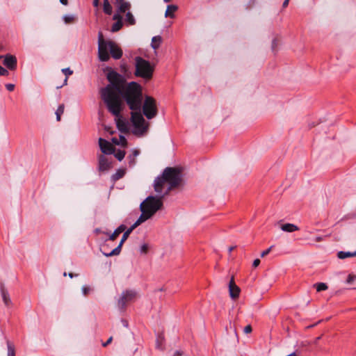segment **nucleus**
I'll list each match as a JSON object with an SVG mask.
<instances>
[{
  "label": "nucleus",
  "instance_id": "e433bc0d",
  "mask_svg": "<svg viewBox=\"0 0 356 356\" xmlns=\"http://www.w3.org/2000/svg\"><path fill=\"white\" fill-rule=\"evenodd\" d=\"M147 250H148V246L147 244H143L141 247H140V252L141 253H143V254H146L147 252Z\"/></svg>",
  "mask_w": 356,
  "mask_h": 356
},
{
  "label": "nucleus",
  "instance_id": "58836bf2",
  "mask_svg": "<svg viewBox=\"0 0 356 356\" xmlns=\"http://www.w3.org/2000/svg\"><path fill=\"white\" fill-rule=\"evenodd\" d=\"M90 291V289L88 286H83L82 287V292L84 296H86Z\"/></svg>",
  "mask_w": 356,
  "mask_h": 356
},
{
  "label": "nucleus",
  "instance_id": "a211bd4d",
  "mask_svg": "<svg viewBox=\"0 0 356 356\" xmlns=\"http://www.w3.org/2000/svg\"><path fill=\"white\" fill-rule=\"evenodd\" d=\"M281 229L286 232H293L299 229V227L294 224L286 223L281 226Z\"/></svg>",
  "mask_w": 356,
  "mask_h": 356
},
{
  "label": "nucleus",
  "instance_id": "7c9ffc66",
  "mask_svg": "<svg viewBox=\"0 0 356 356\" xmlns=\"http://www.w3.org/2000/svg\"><path fill=\"white\" fill-rule=\"evenodd\" d=\"M65 24H70L74 21V16L72 15H65L63 17Z\"/></svg>",
  "mask_w": 356,
  "mask_h": 356
},
{
  "label": "nucleus",
  "instance_id": "9d476101",
  "mask_svg": "<svg viewBox=\"0 0 356 356\" xmlns=\"http://www.w3.org/2000/svg\"><path fill=\"white\" fill-rule=\"evenodd\" d=\"M136 296V293L134 291H124L120 299L118 300V307L120 309H124L127 302L131 301Z\"/></svg>",
  "mask_w": 356,
  "mask_h": 356
},
{
  "label": "nucleus",
  "instance_id": "cd10ccee",
  "mask_svg": "<svg viewBox=\"0 0 356 356\" xmlns=\"http://www.w3.org/2000/svg\"><path fill=\"white\" fill-rule=\"evenodd\" d=\"M64 112V104H60L56 111L57 121L60 120V116Z\"/></svg>",
  "mask_w": 356,
  "mask_h": 356
},
{
  "label": "nucleus",
  "instance_id": "6e6d98bb",
  "mask_svg": "<svg viewBox=\"0 0 356 356\" xmlns=\"http://www.w3.org/2000/svg\"><path fill=\"white\" fill-rule=\"evenodd\" d=\"M234 249V246H231L229 248V252H231Z\"/></svg>",
  "mask_w": 356,
  "mask_h": 356
},
{
  "label": "nucleus",
  "instance_id": "0eeeda50",
  "mask_svg": "<svg viewBox=\"0 0 356 356\" xmlns=\"http://www.w3.org/2000/svg\"><path fill=\"white\" fill-rule=\"evenodd\" d=\"M131 120L135 128V134L143 135L147 131V125L145 124V120L140 111H133L131 112Z\"/></svg>",
  "mask_w": 356,
  "mask_h": 356
},
{
  "label": "nucleus",
  "instance_id": "79ce46f5",
  "mask_svg": "<svg viewBox=\"0 0 356 356\" xmlns=\"http://www.w3.org/2000/svg\"><path fill=\"white\" fill-rule=\"evenodd\" d=\"M113 19L117 20V21L118 20H122V17L120 16V14H115L113 15Z\"/></svg>",
  "mask_w": 356,
  "mask_h": 356
},
{
  "label": "nucleus",
  "instance_id": "393cba45",
  "mask_svg": "<svg viewBox=\"0 0 356 356\" xmlns=\"http://www.w3.org/2000/svg\"><path fill=\"white\" fill-rule=\"evenodd\" d=\"M103 10L106 15H111L113 12L112 6L108 0H104Z\"/></svg>",
  "mask_w": 356,
  "mask_h": 356
},
{
  "label": "nucleus",
  "instance_id": "f03ea898",
  "mask_svg": "<svg viewBox=\"0 0 356 356\" xmlns=\"http://www.w3.org/2000/svg\"><path fill=\"white\" fill-rule=\"evenodd\" d=\"M181 177L182 175L179 169L167 167L163 170L162 175L156 177L154 180V190L156 193L162 194L163 184L168 183L169 186L163 193L164 195H168L170 190L180 185Z\"/></svg>",
  "mask_w": 356,
  "mask_h": 356
},
{
  "label": "nucleus",
  "instance_id": "4468645a",
  "mask_svg": "<svg viewBox=\"0 0 356 356\" xmlns=\"http://www.w3.org/2000/svg\"><path fill=\"white\" fill-rule=\"evenodd\" d=\"M3 65L8 69L13 70L16 68L17 59L15 56L7 54L4 56Z\"/></svg>",
  "mask_w": 356,
  "mask_h": 356
},
{
  "label": "nucleus",
  "instance_id": "72a5a7b5",
  "mask_svg": "<svg viewBox=\"0 0 356 356\" xmlns=\"http://www.w3.org/2000/svg\"><path fill=\"white\" fill-rule=\"evenodd\" d=\"M355 280H356V275H352V274H349L348 277H347L346 282L348 284H351Z\"/></svg>",
  "mask_w": 356,
  "mask_h": 356
},
{
  "label": "nucleus",
  "instance_id": "603ef678",
  "mask_svg": "<svg viewBox=\"0 0 356 356\" xmlns=\"http://www.w3.org/2000/svg\"><path fill=\"white\" fill-rule=\"evenodd\" d=\"M321 337H318L317 338H316L315 341H314V343L316 344L318 343V341L321 339Z\"/></svg>",
  "mask_w": 356,
  "mask_h": 356
},
{
  "label": "nucleus",
  "instance_id": "bf43d9fd",
  "mask_svg": "<svg viewBox=\"0 0 356 356\" xmlns=\"http://www.w3.org/2000/svg\"><path fill=\"white\" fill-rule=\"evenodd\" d=\"M69 276H70V277L72 278L74 276V275L73 273H69Z\"/></svg>",
  "mask_w": 356,
  "mask_h": 356
},
{
  "label": "nucleus",
  "instance_id": "c9c22d12",
  "mask_svg": "<svg viewBox=\"0 0 356 356\" xmlns=\"http://www.w3.org/2000/svg\"><path fill=\"white\" fill-rule=\"evenodd\" d=\"M273 248V245H271L269 248H268L267 250L263 251L261 252V257H264L266 256L267 254H268L270 253V252L271 251Z\"/></svg>",
  "mask_w": 356,
  "mask_h": 356
},
{
  "label": "nucleus",
  "instance_id": "4be33fe9",
  "mask_svg": "<svg viewBox=\"0 0 356 356\" xmlns=\"http://www.w3.org/2000/svg\"><path fill=\"white\" fill-rule=\"evenodd\" d=\"M337 257L340 259H344L350 257H356V251L355 252H345V251H339L337 253Z\"/></svg>",
  "mask_w": 356,
  "mask_h": 356
},
{
  "label": "nucleus",
  "instance_id": "c03bdc74",
  "mask_svg": "<svg viewBox=\"0 0 356 356\" xmlns=\"http://www.w3.org/2000/svg\"><path fill=\"white\" fill-rule=\"evenodd\" d=\"M121 322H122V325H123V326H124V327H128L129 324H128V321H127V320H125V319H122V320H121Z\"/></svg>",
  "mask_w": 356,
  "mask_h": 356
},
{
  "label": "nucleus",
  "instance_id": "423d86ee",
  "mask_svg": "<svg viewBox=\"0 0 356 356\" xmlns=\"http://www.w3.org/2000/svg\"><path fill=\"white\" fill-rule=\"evenodd\" d=\"M164 195V193H163L159 197L154 196L147 197L140 204V208H143V209L153 216L158 210L161 209L163 206L162 198Z\"/></svg>",
  "mask_w": 356,
  "mask_h": 356
},
{
  "label": "nucleus",
  "instance_id": "a18cd8bd",
  "mask_svg": "<svg viewBox=\"0 0 356 356\" xmlns=\"http://www.w3.org/2000/svg\"><path fill=\"white\" fill-rule=\"evenodd\" d=\"M289 0H285V1L283 2L282 7H283V8H286V7H287V6L289 5Z\"/></svg>",
  "mask_w": 356,
  "mask_h": 356
},
{
  "label": "nucleus",
  "instance_id": "864d4df0",
  "mask_svg": "<svg viewBox=\"0 0 356 356\" xmlns=\"http://www.w3.org/2000/svg\"><path fill=\"white\" fill-rule=\"evenodd\" d=\"M138 153H139V152H138V150H134V156H136L138 154Z\"/></svg>",
  "mask_w": 356,
  "mask_h": 356
},
{
  "label": "nucleus",
  "instance_id": "4c0bfd02",
  "mask_svg": "<svg viewBox=\"0 0 356 356\" xmlns=\"http://www.w3.org/2000/svg\"><path fill=\"white\" fill-rule=\"evenodd\" d=\"M5 86L8 91H13L15 89V85L13 83H7Z\"/></svg>",
  "mask_w": 356,
  "mask_h": 356
},
{
  "label": "nucleus",
  "instance_id": "9b49d317",
  "mask_svg": "<svg viewBox=\"0 0 356 356\" xmlns=\"http://www.w3.org/2000/svg\"><path fill=\"white\" fill-rule=\"evenodd\" d=\"M111 168V162L104 155L101 154L98 157V170L100 172L108 171Z\"/></svg>",
  "mask_w": 356,
  "mask_h": 356
},
{
  "label": "nucleus",
  "instance_id": "7ed1b4c3",
  "mask_svg": "<svg viewBox=\"0 0 356 356\" xmlns=\"http://www.w3.org/2000/svg\"><path fill=\"white\" fill-rule=\"evenodd\" d=\"M125 100L131 111H140L142 108V88L140 84L131 81L124 88H122L120 97Z\"/></svg>",
  "mask_w": 356,
  "mask_h": 356
},
{
  "label": "nucleus",
  "instance_id": "39448f33",
  "mask_svg": "<svg viewBox=\"0 0 356 356\" xmlns=\"http://www.w3.org/2000/svg\"><path fill=\"white\" fill-rule=\"evenodd\" d=\"M136 71L135 75L145 79H149L152 77L154 67L151 65L148 60L143 59L140 56L135 58Z\"/></svg>",
  "mask_w": 356,
  "mask_h": 356
},
{
  "label": "nucleus",
  "instance_id": "09e8293b",
  "mask_svg": "<svg viewBox=\"0 0 356 356\" xmlns=\"http://www.w3.org/2000/svg\"><path fill=\"white\" fill-rule=\"evenodd\" d=\"M60 2L63 4V5H67L68 3V1L67 0H60Z\"/></svg>",
  "mask_w": 356,
  "mask_h": 356
},
{
  "label": "nucleus",
  "instance_id": "5701e85b",
  "mask_svg": "<svg viewBox=\"0 0 356 356\" xmlns=\"http://www.w3.org/2000/svg\"><path fill=\"white\" fill-rule=\"evenodd\" d=\"M162 42V38L160 35L154 36L152 39L151 47L154 49H157Z\"/></svg>",
  "mask_w": 356,
  "mask_h": 356
},
{
  "label": "nucleus",
  "instance_id": "2eb2a0df",
  "mask_svg": "<svg viewBox=\"0 0 356 356\" xmlns=\"http://www.w3.org/2000/svg\"><path fill=\"white\" fill-rule=\"evenodd\" d=\"M142 213L138 218V220L132 225L134 228H136L138 225H140L143 222L146 221L149 218H150L152 216L151 213H147L146 211L143 209V208H140Z\"/></svg>",
  "mask_w": 356,
  "mask_h": 356
},
{
  "label": "nucleus",
  "instance_id": "b1692460",
  "mask_svg": "<svg viewBox=\"0 0 356 356\" xmlns=\"http://www.w3.org/2000/svg\"><path fill=\"white\" fill-rule=\"evenodd\" d=\"M125 175V170L124 169H118L115 173L112 175L111 180L114 182L122 178Z\"/></svg>",
  "mask_w": 356,
  "mask_h": 356
},
{
  "label": "nucleus",
  "instance_id": "a19ab883",
  "mask_svg": "<svg viewBox=\"0 0 356 356\" xmlns=\"http://www.w3.org/2000/svg\"><path fill=\"white\" fill-rule=\"evenodd\" d=\"M259 264H260V260L259 259H256L253 261L252 266L256 268L259 265Z\"/></svg>",
  "mask_w": 356,
  "mask_h": 356
},
{
  "label": "nucleus",
  "instance_id": "37998d69",
  "mask_svg": "<svg viewBox=\"0 0 356 356\" xmlns=\"http://www.w3.org/2000/svg\"><path fill=\"white\" fill-rule=\"evenodd\" d=\"M112 340H113V337H109L108 339L105 343H104L102 344L103 346H106L107 345H108L112 341Z\"/></svg>",
  "mask_w": 356,
  "mask_h": 356
},
{
  "label": "nucleus",
  "instance_id": "473e14b6",
  "mask_svg": "<svg viewBox=\"0 0 356 356\" xmlns=\"http://www.w3.org/2000/svg\"><path fill=\"white\" fill-rule=\"evenodd\" d=\"M125 156V152L123 150H118L115 153V157L120 161L123 160Z\"/></svg>",
  "mask_w": 356,
  "mask_h": 356
},
{
  "label": "nucleus",
  "instance_id": "3c124183",
  "mask_svg": "<svg viewBox=\"0 0 356 356\" xmlns=\"http://www.w3.org/2000/svg\"><path fill=\"white\" fill-rule=\"evenodd\" d=\"M120 140L121 141L126 143V138L124 136H120Z\"/></svg>",
  "mask_w": 356,
  "mask_h": 356
},
{
  "label": "nucleus",
  "instance_id": "680f3d73",
  "mask_svg": "<svg viewBox=\"0 0 356 356\" xmlns=\"http://www.w3.org/2000/svg\"><path fill=\"white\" fill-rule=\"evenodd\" d=\"M165 2L168 3L170 2L171 0H163Z\"/></svg>",
  "mask_w": 356,
  "mask_h": 356
},
{
  "label": "nucleus",
  "instance_id": "c85d7f7f",
  "mask_svg": "<svg viewBox=\"0 0 356 356\" xmlns=\"http://www.w3.org/2000/svg\"><path fill=\"white\" fill-rule=\"evenodd\" d=\"M126 21L130 24V25H134L136 23V20L134 19V17L133 16V15L130 13V12H128L127 14H126Z\"/></svg>",
  "mask_w": 356,
  "mask_h": 356
},
{
  "label": "nucleus",
  "instance_id": "412c9836",
  "mask_svg": "<svg viewBox=\"0 0 356 356\" xmlns=\"http://www.w3.org/2000/svg\"><path fill=\"white\" fill-rule=\"evenodd\" d=\"M118 10L119 13H125L126 10H129L131 7V5L129 2L123 0L122 3H117Z\"/></svg>",
  "mask_w": 356,
  "mask_h": 356
},
{
  "label": "nucleus",
  "instance_id": "6ab92c4d",
  "mask_svg": "<svg viewBox=\"0 0 356 356\" xmlns=\"http://www.w3.org/2000/svg\"><path fill=\"white\" fill-rule=\"evenodd\" d=\"M177 9H178V7L176 5H173V4L168 5L167 6V9H166V11L165 13V17L173 18L175 17L174 13L175 11H177Z\"/></svg>",
  "mask_w": 356,
  "mask_h": 356
},
{
  "label": "nucleus",
  "instance_id": "aec40b11",
  "mask_svg": "<svg viewBox=\"0 0 356 356\" xmlns=\"http://www.w3.org/2000/svg\"><path fill=\"white\" fill-rule=\"evenodd\" d=\"M126 229V226L124 225H120L117 229H115L113 232V233L109 236V239L111 241H115L117 237L121 234L122 232H124Z\"/></svg>",
  "mask_w": 356,
  "mask_h": 356
},
{
  "label": "nucleus",
  "instance_id": "ea45409f",
  "mask_svg": "<svg viewBox=\"0 0 356 356\" xmlns=\"http://www.w3.org/2000/svg\"><path fill=\"white\" fill-rule=\"evenodd\" d=\"M252 329L250 325H248L244 327V332L246 334L250 333L252 332Z\"/></svg>",
  "mask_w": 356,
  "mask_h": 356
},
{
  "label": "nucleus",
  "instance_id": "6e6552de",
  "mask_svg": "<svg viewBox=\"0 0 356 356\" xmlns=\"http://www.w3.org/2000/svg\"><path fill=\"white\" fill-rule=\"evenodd\" d=\"M143 114L147 119H152L157 114V108L154 98L147 96L143 105Z\"/></svg>",
  "mask_w": 356,
  "mask_h": 356
},
{
  "label": "nucleus",
  "instance_id": "c756f323",
  "mask_svg": "<svg viewBox=\"0 0 356 356\" xmlns=\"http://www.w3.org/2000/svg\"><path fill=\"white\" fill-rule=\"evenodd\" d=\"M314 286H316V291L318 292L327 289V286L325 283L320 282L316 284Z\"/></svg>",
  "mask_w": 356,
  "mask_h": 356
},
{
  "label": "nucleus",
  "instance_id": "a878e982",
  "mask_svg": "<svg viewBox=\"0 0 356 356\" xmlns=\"http://www.w3.org/2000/svg\"><path fill=\"white\" fill-rule=\"evenodd\" d=\"M122 20H118L116 22H115L112 26H111V31L112 32H117L122 27Z\"/></svg>",
  "mask_w": 356,
  "mask_h": 356
},
{
  "label": "nucleus",
  "instance_id": "4d7b16f0",
  "mask_svg": "<svg viewBox=\"0 0 356 356\" xmlns=\"http://www.w3.org/2000/svg\"><path fill=\"white\" fill-rule=\"evenodd\" d=\"M286 356H296V353H292Z\"/></svg>",
  "mask_w": 356,
  "mask_h": 356
},
{
  "label": "nucleus",
  "instance_id": "f257e3e1",
  "mask_svg": "<svg viewBox=\"0 0 356 356\" xmlns=\"http://www.w3.org/2000/svg\"><path fill=\"white\" fill-rule=\"evenodd\" d=\"M106 77L110 84L101 89V97L106 105L108 111L114 116H118L122 111L120 92H121L124 79L119 73L112 70L108 72Z\"/></svg>",
  "mask_w": 356,
  "mask_h": 356
},
{
  "label": "nucleus",
  "instance_id": "bb28decb",
  "mask_svg": "<svg viewBox=\"0 0 356 356\" xmlns=\"http://www.w3.org/2000/svg\"><path fill=\"white\" fill-rule=\"evenodd\" d=\"M8 356H15V350L14 346L10 342L7 341Z\"/></svg>",
  "mask_w": 356,
  "mask_h": 356
},
{
  "label": "nucleus",
  "instance_id": "5fc2aeb1",
  "mask_svg": "<svg viewBox=\"0 0 356 356\" xmlns=\"http://www.w3.org/2000/svg\"><path fill=\"white\" fill-rule=\"evenodd\" d=\"M123 0H115V4L122 3Z\"/></svg>",
  "mask_w": 356,
  "mask_h": 356
},
{
  "label": "nucleus",
  "instance_id": "de8ad7c7",
  "mask_svg": "<svg viewBox=\"0 0 356 356\" xmlns=\"http://www.w3.org/2000/svg\"><path fill=\"white\" fill-rule=\"evenodd\" d=\"M323 236H317V237H316V238H315V241H316V242H319V241H323Z\"/></svg>",
  "mask_w": 356,
  "mask_h": 356
},
{
  "label": "nucleus",
  "instance_id": "e2e57ef3",
  "mask_svg": "<svg viewBox=\"0 0 356 356\" xmlns=\"http://www.w3.org/2000/svg\"><path fill=\"white\" fill-rule=\"evenodd\" d=\"M3 58V56H0V59H1Z\"/></svg>",
  "mask_w": 356,
  "mask_h": 356
},
{
  "label": "nucleus",
  "instance_id": "49530a36",
  "mask_svg": "<svg viewBox=\"0 0 356 356\" xmlns=\"http://www.w3.org/2000/svg\"><path fill=\"white\" fill-rule=\"evenodd\" d=\"M99 0H93V6L97 7L99 6Z\"/></svg>",
  "mask_w": 356,
  "mask_h": 356
},
{
  "label": "nucleus",
  "instance_id": "dca6fc26",
  "mask_svg": "<svg viewBox=\"0 0 356 356\" xmlns=\"http://www.w3.org/2000/svg\"><path fill=\"white\" fill-rule=\"evenodd\" d=\"M115 117L116 118V124H117L118 129L121 132H127L128 130L127 124L124 120L121 119L120 113L119 114L118 116H115Z\"/></svg>",
  "mask_w": 356,
  "mask_h": 356
},
{
  "label": "nucleus",
  "instance_id": "ddd939ff",
  "mask_svg": "<svg viewBox=\"0 0 356 356\" xmlns=\"http://www.w3.org/2000/svg\"><path fill=\"white\" fill-rule=\"evenodd\" d=\"M229 291L230 297L232 299H236L239 296L240 289L238 286L236 285L234 281V277H232L229 283Z\"/></svg>",
  "mask_w": 356,
  "mask_h": 356
},
{
  "label": "nucleus",
  "instance_id": "8fccbe9b",
  "mask_svg": "<svg viewBox=\"0 0 356 356\" xmlns=\"http://www.w3.org/2000/svg\"><path fill=\"white\" fill-rule=\"evenodd\" d=\"M181 354L182 353L180 351H176L174 354V356H181Z\"/></svg>",
  "mask_w": 356,
  "mask_h": 356
},
{
  "label": "nucleus",
  "instance_id": "20e7f679",
  "mask_svg": "<svg viewBox=\"0 0 356 356\" xmlns=\"http://www.w3.org/2000/svg\"><path fill=\"white\" fill-rule=\"evenodd\" d=\"M114 59H120L122 56V50L113 41L105 40L103 34L99 32L98 34V56L101 61L106 62L110 58V55Z\"/></svg>",
  "mask_w": 356,
  "mask_h": 356
},
{
  "label": "nucleus",
  "instance_id": "f3484780",
  "mask_svg": "<svg viewBox=\"0 0 356 356\" xmlns=\"http://www.w3.org/2000/svg\"><path fill=\"white\" fill-rule=\"evenodd\" d=\"M0 291L4 304L7 307L10 306L11 305V300L10 298L8 291L5 289L3 284L0 285Z\"/></svg>",
  "mask_w": 356,
  "mask_h": 356
},
{
  "label": "nucleus",
  "instance_id": "052dcab7",
  "mask_svg": "<svg viewBox=\"0 0 356 356\" xmlns=\"http://www.w3.org/2000/svg\"><path fill=\"white\" fill-rule=\"evenodd\" d=\"M275 45V40H273V48L274 47Z\"/></svg>",
  "mask_w": 356,
  "mask_h": 356
},
{
  "label": "nucleus",
  "instance_id": "2f4dec72",
  "mask_svg": "<svg viewBox=\"0 0 356 356\" xmlns=\"http://www.w3.org/2000/svg\"><path fill=\"white\" fill-rule=\"evenodd\" d=\"M62 72L66 76V78L64 81V84H67V76L72 74L73 71L71 70L69 67L62 69Z\"/></svg>",
  "mask_w": 356,
  "mask_h": 356
},
{
  "label": "nucleus",
  "instance_id": "13d9d810",
  "mask_svg": "<svg viewBox=\"0 0 356 356\" xmlns=\"http://www.w3.org/2000/svg\"><path fill=\"white\" fill-rule=\"evenodd\" d=\"M113 142L115 143V144L118 145V143L117 141V139L115 138H113Z\"/></svg>",
  "mask_w": 356,
  "mask_h": 356
},
{
  "label": "nucleus",
  "instance_id": "f704fd0d",
  "mask_svg": "<svg viewBox=\"0 0 356 356\" xmlns=\"http://www.w3.org/2000/svg\"><path fill=\"white\" fill-rule=\"evenodd\" d=\"M8 71L0 65V76H8Z\"/></svg>",
  "mask_w": 356,
  "mask_h": 356
},
{
  "label": "nucleus",
  "instance_id": "f8f14e48",
  "mask_svg": "<svg viewBox=\"0 0 356 356\" xmlns=\"http://www.w3.org/2000/svg\"><path fill=\"white\" fill-rule=\"evenodd\" d=\"M99 145L102 153L106 154H111L114 153L115 149L113 146L106 140L99 138Z\"/></svg>",
  "mask_w": 356,
  "mask_h": 356
},
{
  "label": "nucleus",
  "instance_id": "1a4fd4ad",
  "mask_svg": "<svg viewBox=\"0 0 356 356\" xmlns=\"http://www.w3.org/2000/svg\"><path fill=\"white\" fill-rule=\"evenodd\" d=\"M135 228L131 225L129 229H127V230H126L124 232L119 245L110 252L107 253V252H102L103 254L105 255L106 257H111V256H114V255H118L120 253L122 244L127 239V238L129 237V236L130 235V234L132 232V231Z\"/></svg>",
  "mask_w": 356,
  "mask_h": 356
}]
</instances>
